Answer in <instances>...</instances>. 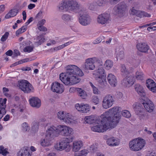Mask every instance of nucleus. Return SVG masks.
<instances>
[{
	"instance_id": "1",
	"label": "nucleus",
	"mask_w": 156,
	"mask_h": 156,
	"mask_svg": "<svg viewBox=\"0 0 156 156\" xmlns=\"http://www.w3.org/2000/svg\"><path fill=\"white\" fill-rule=\"evenodd\" d=\"M66 72L60 74L59 78L61 81L65 85L71 86L79 83L80 76L84 75L82 71L77 66L70 65L67 66Z\"/></svg>"
},
{
	"instance_id": "2",
	"label": "nucleus",
	"mask_w": 156,
	"mask_h": 156,
	"mask_svg": "<svg viewBox=\"0 0 156 156\" xmlns=\"http://www.w3.org/2000/svg\"><path fill=\"white\" fill-rule=\"evenodd\" d=\"M121 110L120 107L116 106L109 109L101 115V117L104 119L108 129L114 128L119 122L121 118L120 113Z\"/></svg>"
},
{
	"instance_id": "3",
	"label": "nucleus",
	"mask_w": 156,
	"mask_h": 156,
	"mask_svg": "<svg viewBox=\"0 0 156 156\" xmlns=\"http://www.w3.org/2000/svg\"><path fill=\"white\" fill-rule=\"evenodd\" d=\"M97 119L95 116L91 115L85 116L84 120L86 123L95 124L91 127L92 131L98 133H103L108 129V126H107L105 119L101 117Z\"/></svg>"
},
{
	"instance_id": "4",
	"label": "nucleus",
	"mask_w": 156,
	"mask_h": 156,
	"mask_svg": "<svg viewBox=\"0 0 156 156\" xmlns=\"http://www.w3.org/2000/svg\"><path fill=\"white\" fill-rule=\"evenodd\" d=\"M145 140L140 137L134 138L129 142V149L133 151H138L142 150L146 145Z\"/></svg>"
},
{
	"instance_id": "5",
	"label": "nucleus",
	"mask_w": 156,
	"mask_h": 156,
	"mask_svg": "<svg viewBox=\"0 0 156 156\" xmlns=\"http://www.w3.org/2000/svg\"><path fill=\"white\" fill-rule=\"evenodd\" d=\"M56 137L49 126L46 130L45 137L42 138L40 141L41 145L44 147H48L51 146L53 142L52 140Z\"/></svg>"
},
{
	"instance_id": "6",
	"label": "nucleus",
	"mask_w": 156,
	"mask_h": 156,
	"mask_svg": "<svg viewBox=\"0 0 156 156\" xmlns=\"http://www.w3.org/2000/svg\"><path fill=\"white\" fill-rule=\"evenodd\" d=\"M70 142L69 139L64 138L62 140L58 143H57L55 144V149L57 151L65 150L66 152H69L71 149Z\"/></svg>"
},
{
	"instance_id": "7",
	"label": "nucleus",
	"mask_w": 156,
	"mask_h": 156,
	"mask_svg": "<svg viewBox=\"0 0 156 156\" xmlns=\"http://www.w3.org/2000/svg\"><path fill=\"white\" fill-rule=\"evenodd\" d=\"M19 87L21 90L25 93L33 92L34 88L32 85L27 80H20L19 83Z\"/></svg>"
},
{
	"instance_id": "8",
	"label": "nucleus",
	"mask_w": 156,
	"mask_h": 156,
	"mask_svg": "<svg viewBox=\"0 0 156 156\" xmlns=\"http://www.w3.org/2000/svg\"><path fill=\"white\" fill-rule=\"evenodd\" d=\"M100 61V60L95 57L90 58L86 59L82 67L85 70H93L95 68V63Z\"/></svg>"
},
{
	"instance_id": "9",
	"label": "nucleus",
	"mask_w": 156,
	"mask_h": 156,
	"mask_svg": "<svg viewBox=\"0 0 156 156\" xmlns=\"http://www.w3.org/2000/svg\"><path fill=\"white\" fill-rule=\"evenodd\" d=\"M79 22L81 24L86 26L90 24L91 21V19L84 10L79 12Z\"/></svg>"
},
{
	"instance_id": "10",
	"label": "nucleus",
	"mask_w": 156,
	"mask_h": 156,
	"mask_svg": "<svg viewBox=\"0 0 156 156\" xmlns=\"http://www.w3.org/2000/svg\"><path fill=\"white\" fill-rule=\"evenodd\" d=\"M67 126L65 125H60L56 126L52 125L49 127L55 137H57L60 135L62 136Z\"/></svg>"
},
{
	"instance_id": "11",
	"label": "nucleus",
	"mask_w": 156,
	"mask_h": 156,
	"mask_svg": "<svg viewBox=\"0 0 156 156\" xmlns=\"http://www.w3.org/2000/svg\"><path fill=\"white\" fill-rule=\"evenodd\" d=\"M114 99L110 94L105 95L103 98L102 106L104 109H108L111 107L113 104Z\"/></svg>"
},
{
	"instance_id": "12",
	"label": "nucleus",
	"mask_w": 156,
	"mask_h": 156,
	"mask_svg": "<svg viewBox=\"0 0 156 156\" xmlns=\"http://www.w3.org/2000/svg\"><path fill=\"white\" fill-rule=\"evenodd\" d=\"M116 12L119 16L122 17L127 15V6L124 2L119 3L116 5Z\"/></svg>"
},
{
	"instance_id": "13",
	"label": "nucleus",
	"mask_w": 156,
	"mask_h": 156,
	"mask_svg": "<svg viewBox=\"0 0 156 156\" xmlns=\"http://www.w3.org/2000/svg\"><path fill=\"white\" fill-rule=\"evenodd\" d=\"M68 10H70L78 12L81 11L82 10L80 5L76 1L72 0L67 1Z\"/></svg>"
},
{
	"instance_id": "14",
	"label": "nucleus",
	"mask_w": 156,
	"mask_h": 156,
	"mask_svg": "<svg viewBox=\"0 0 156 156\" xmlns=\"http://www.w3.org/2000/svg\"><path fill=\"white\" fill-rule=\"evenodd\" d=\"M98 23L102 25H106L111 22L110 15L107 13H104L98 16L97 19Z\"/></svg>"
},
{
	"instance_id": "15",
	"label": "nucleus",
	"mask_w": 156,
	"mask_h": 156,
	"mask_svg": "<svg viewBox=\"0 0 156 156\" xmlns=\"http://www.w3.org/2000/svg\"><path fill=\"white\" fill-rule=\"evenodd\" d=\"M51 89L53 92L58 94H62L64 92L65 88L63 84L55 81L52 83Z\"/></svg>"
},
{
	"instance_id": "16",
	"label": "nucleus",
	"mask_w": 156,
	"mask_h": 156,
	"mask_svg": "<svg viewBox=\"0 0 156 156\" xmlns=\"http://www.w3.org/2000/svg\"><path fill=\"white\" fill-rule=\"evenodd\" d=\"M120 140L116 137H111L106 140L107 144L111 147H115L118 146L120 143Z\"/></svg>"
},
{
	"instance_id": "17",
	"label": "nucleus",
	"mask_w": 156,
	"mask_h": 156,
	"mask_svg": "<svg viewBox=\"0 0 156 156\" xmlns=\"http://www.w3.org/2000/svg\"><path fill=\"white\" fill-rule=\"evenodd\" d=\"M134 77L131 76H127L124 79L122 82V84L126 87H129L134 84Z\"/></svg>"
},
{
	"instance_id": "18",
	"label": "nucleus",
	"mask_w": 156,
	"mask_h": 156,
	"mask_svg": "<svg viewBox=\"0 0 156 156\" xmlns=\"http://www.w3.org/2000/svg\"><path fill=\"white\" fill-rule=\"evenodd\" d=\"M30 105L34 107L39 108L41 105V101L37 97H32L29 99Z\"/></svg>"
},
{
	"instance_id": "19",
	"label": "nucleus",
	"mask_w": 156,
	"mask_h": 156,
	"mask_svg": "<svg viewBox=\"0 0 156 156\" xmlns=\"http://www.w3.org/2000/svg\"><path fill=\"white\" fill-rule=\"evenodd\" d=\"M83 146V142L80 140L74 141L73 143V150L75 152L78 151Z\"/></svg>"
},
{
	"instance_id": "20",
	"label": "nucleus",
	"mask_w": 156,
	"mask_h": 156,
	"mask_svg": "<svg viewBox=\"0 0 156 156\" xmlns=\"http://www.w3.org/2000/svg\"><path fill=\"white\" fill-rule=\"evenodd\" d=\"M146 86L152 92H156V84L152 80L148 79L146 81Z\"/></svg>"
},
{
	"instance_id": "21",
	"label": "nucleus",
	"mask_w": 156,
	"mask_h": 156,
	"mask_svg": "<svg viewBox=\"0 0 156 156\" xmlns=\"http://www.w3.org/2000/svg\"><path fill=\"white\" fill-rule=\"evenodd\" d=\"M143 105L147 111L151 112L154 110V107L153 103L150 100H147L145 101Z\"/></svg>"
},
{
	"instance_id": "22",
	"label": "nucleus",
	"mask_w": 156,
	"mask_h": 156,
	"mask_svg": "<svg viewBox=\"0 0 156 156\" xmlns=\"http://www.w3.org/2000/svg\"><path fill=\"white\" fill-rule=\"evenodd\" d=\"M63 122L66 124H73L76 123V121L74 116L68 112Z\"/></svg>"
},
{
	"instance_id": "23",
	"label": "nucleus",
	"mask_w": 156,
	"mask_h": 156,
	"mask_svg": "<svg viewBox=\"0 0 156 156\" xmlns=\"http://www.w3.org/2000/svg\"><path fill=\"white\" fill-rule=\"evenodd\" d=\"M107 78L108 83L111 86H116L117 84V80L115 75L112 73H109L107 76Z\"/></svg>"
},
{
	"instance_id": "24",
	"label": "nucleus",
	"mask_w": 156,
	"mask_h": 156,
	"mask_svg": "<svg viewBox=\"0 0 156 156\" xmlns=\"http://www.w3.org/2000/svg\"><path fill=\"white\" fill-rule=\"evenodd\" d=\"M136 47L138 50L143 52H146L149 48V46L145 43L138 44Z\"/></svg>"
},
{
	"instance_id": "25",
	"label": "nucleus",
	"mask_w": 156,
	"mask_h": 156,
	"mask_svg": "<svg viewBox=\"0 0 156 156\" xmlns=\"http://www.w3.org/2000/svg\"><path fill=\"white\" fill-rule=\"evenodd\" d=\"M115 55L117 59H121L124 57V52L122 48H117L115 50Z\"/></svg>"
},
{
	"instance_id": "26",
	"label": "nucleus",
	"mask_w": 156,
	"mask_h": 156,
	"mask_svg": "<svg viewBox=\"0 0 156 156\" xmlns=\"http://www.w3.org/2000/svg\"><path fill=\"white\" fill-rule=\"evenodd\" d=\"M71 43V42L70 41L68 42L63 44L52 48L49 50V51L51 52L57 51H58L62 49L64 47L68 46Z\"/></svg>"
},
{
	"instance_id": "27",
	"label": "nucleus",
	"mask_w": 156,
	"mask_h": 156,
	"mask_svg": "<svg viewBox=\"0 0 156 156\" xmlns=\"http://www.w3.org/2000/svg\"><path fill=\"white\" fill-rule=\"evenodd\" d=\"M95 78L101 85H103L106 83V75L95 76Z\"/></svg>"
},
{
	"instance_id": "28",
	"label": "nucleus",
	"mask_w": 156,
	"mask_h": 156,
	"mask_svg": "<svg viewBox=\"0 0 156 156\" xmlns=\"http://www.w3.org/2000/svg\"><path fill=\"white\" fill-rule=\"evenodd\" d=\"M135 90L141 96L144 97L145 93L143 87L139 84H136L134 86Z\"/></svg>"
},
{
	"instance_id": "29",
	"label": "nucleus",
	"mask_w": 156,
	"mask_h": 156,
	"mask_svg": "<svg viewBox=\"0 0 156 156\" xmlns=\"http://www.w3.org/2000/svg\"><path fill=\"white\" fill-rule=\"evenodd\" d=\"M18 156H30L28 147H24L18 153Z\"/></svg>"
},
{
	"instance_id": "30",
	"label": "nucleus",
	"mask_w": 156,
	"mask_h": 156,
	"mask_svg": "<svg viewBox=\"0 0 156 156\" xmlns=\"http://www.w3.org/2000/svg\"><path fill=\"white\" fill-rule=\"evenodd\" d=\"M68 112L63 111H60L57 113L58 118L60 120L64 122Z\"/></svg>"
},
{
	"instance_id": "31",
	"label": "nucleus",
	"mask_w": 156,
	"mask_h": 156,
	"mask_svg": "<svg viewBox=\"0 0 156 156\" xmlns=\"http://www.w3.org/2000/svg\"><path fill=\"white\" fill-rule=\"evenodd\" d=\"M18 13V10L15 9L11 10L5 16V18L6 19H9L15 16Z\"/></svg>"
},
{
	"instance_id": "32",
	"label": "nucleus",
	"mask_w": 156,
	"mask_h": 156,
	"mask_svg": "<svg viewBox=\"0 0 156 156\" xmlns=\"http://www.w3.org/2000/svg\"><path fill=\"white\" fill-rule=\"evenodd\" d=\"M35 40L36 41L35 42L34 44L37 46L40 45L42 43H43L45 40L44 37L41 35L37 36L36 38L35 39Z\"/></svg>"
},
{
	"instance_id": "33",
	"label": "nucleus",
	"mask_w": 156,
	"mask_h": 156,
	"mask_svg": "<svg viewBox=\"0 0 156 156\" xmlns=\"http://www.w3.org/2000/svg\"><path fill=\"white\" fill-rule=\"evenodd\" d=\"M76 90L77 91L79 96L81 98L85 99L87 97L86 92L82 89L80 88H76Z\"/></svg>"
},
{
	"instance_id": "34",
	"label": "nucleus",
	"mask_w": 156,
	"mask_h": 156,
	"mask_svg": "<svg viewBox=\"0 0 156 156\" xmlns=\"http://www.w3.org/2000/svg\"><path fill=\"white\" fill-rule=\"evenodd\" d=\"M141 105L139 103L135 102L133 105V109L138 114L143 110L144 109L141 107Z\"/></svg>"
},
{
	"instance_id": "35",
	"label": "nucleus",
	"mask_w": 156,
	"mask_h": 156,
	"mask_svg": "<svg viewBox=\"0 0 156 156\" xmlns=\"http://www.w3.org/2000/svg\"><path fill=\"white\" fill-rule=\"evenodd\" d=\"M61 19L66 23H68L73 20V18L70 15L67 14H64L62 16Z\"/></svg>"
},
{
	"instance_id": "36",
	"label": "nucleus",
	"mask_w": 156,
	"mask_h": 156,
	"mask_svg": "<svg viewBox=\"0 0 156 156\" xmlns=\"http://www.w3.org/2000/svg\"><path fill=\"white\" fill-rule=\"evenodd\" d=\"M62 136H70L73 134V129L69 126H67Z\"/></svg>"
},
{
	"instance_id": "37",
	"label": "nucleus",
	"mask_w": 156,
	"mask_h": 156,
	"mask_svg": "<svg viewBox=\"0 0 156 156\" xmlns=\"http://www.w3.org/2000/svg\"><path fill=\"white\" fill-rule=\"evenodd\" d=\"M67 1L66 2H63L59 4L58 7L59 10L60 11H62L64 10H68V6Z\"/></svg>"
},
{
	"instance_id": "38",
	"label": "nucleus",
	"mask_w": 156,
	"mask_h": 156,
	"mask_svg": "<svg viewBox=\"0 0 156 156\" xmlns=\"http://www.w3.org/2000/svg\"><path fill=\"white\" fill-rule=\"evenodd\" d=\"M113 65V62L112 61L107 60L105 61L104 66L106 70H109L112 67Z\"/></svg>"
},
{
	"instance_id": "39",
	"label": "nucleus",
	"mask_w": 156,
	"mask_h": 156,
	"mask_svg": "<svg viewBox=\"0 0 156 156\" xmlns=\"http://www.w3.org/2000/svg\"><path fill=\"white\" fill-rule=\"evenodd\" d=\"M135 77L138 80H142L144 77V75L142 71L139 70L136 72Z\"/></svg>"
},
{
	"instance_id": "40",
	"label": "nucleus",
	"mask_w": 156,
	"mask_h": 156,
	"mask_svg": "<svg viewBox=\"0 0 156 156\" xmlns=\"http://www.w3.org/2000/svg\"><path fill=\"white\" fill-rule=\"evenodd\" d=\"M106 75L105 69L102 67H100L96 71L95 76Z\"/></svg>"
},
{
	"instance_id": "41",
	"label": "nucleus",
	"mask_w": 156,
	"mask_h": 156,
	"mask_svg": "<svg viewBox=\"0 0 156 156\" xmlns=\"http://www.w3.org/2000/svg\"><path fill=\"white\" fill-rule=\"evenodd\" d=\"M90 110V107L88 104H85L83 103V106L81 113H86L88 112Z\"/></svg>"
},
{
	"instance_id": "42",
	"label": "nucleus",
	"mask_w": 156,
	"mask_h": 156,
	"mask_svg": "<svg viewBox=\"0 0 156 156\" xmlns=\"http://www.w3.org/2000/svg\"><path fill=\"white\" fill-rule=\"evenodd\" d=\"M143 111H141L138 114L140 119L146 120L148 119V116L147 113L143 112Z\"/></svg>"
},
{
	"instance_id": "43",
	"label": "nucleus",
	"mask_w": 156,
	"mask_h": 156,
	"mask_svg": "<svg viewBox=\"0 0 156 156\" xmlns=\"http://www.w3.org/2000/svg\"><path fill=\"white\" fill-rule=\"evenodd\" d=\"M34 48V46L33 44L27 45L23 49V51L24 52L30 53L33 51Z\"/></svg>"
},
{
	"instance_id": "44",
	"label": "nucleus",
	"mask_w": 156,
	"mask_h": 156,
	"mask_svg": "<svg viewBox=\"0 0 156 156\" xmlns=\"http://www.w3.org/2000/svg\"><path fill=\"white\" fill-rule=\"evenodd\" d=\"M9 153L8 150L3 146H0V154L5 156Z\"/></svg>"
},
{
	"instance_id": "45",
	"label": "nucleus",
	"mask_w": 156,
	"mask_h": 156,
	"mask_svg": "<svg viewBox=\"0 0 156 156\" xmlns=\"http://www.w3.org/2000/svg\"><path fill=\"white\" fill-rule=\"evenodd\" d=\"M27 29V26H24L21 27L18 29L16 32V35L18 36V35L24 32H25Z\"/></svg>"
},
{
	"instance_id": "46",
	"label": "nucleus",
	"mask_w": 156,
	"mask_h": 156,
	"mask_svg": "<svg viewBox=\"0 0 156 156\" xmlns=\"http://www.w3.org/2000/svg\"><path fill=\"white\" fill-rule=\"evenodd\" d=\"M88 153L86 150H83L75 153L74 156H86Z\"/></svg>"
},
{
	"instance_id": "47",
	"label": "nucleus",
	"mask_w": 156,
	"mask_h": 156,
	"mask_svg": "<svg viewBox=\"0 0 156 156\" xmlns=\"http://www.w3.org/2000/svg\"><path fill=\"white\" fill-rule=\"evenodd\" d=\"M6 101L7 99L6 98L1 99H0V109H5Z\"/></svg>"
},
{
	"instance_id": "48",
	"label": "nucleus",
	"mask_w": 156,
	"mask_h": 156,
	"mask_svg": "<svg viewBox=\"0 0 156 156\" xmlns=\"http://www.w3.org/2000/svg\"><path fill=\"white\" fill-rule=\"evenodd\" d=\"M120 70L122 75H126L129 73L125 66L124 65H121Z\"/></svg>"
},
{
	"instance_id": "49",
	"label": "nucleus",
	"mask_w": 156,
	"mask_h": 156,
	"mask_svg": "<svg viewBox=\"0 0 156 156\" xmlns=\"http://www.w3.org/2000/svg\"><path fill=\"white\" fill-rule=\"evenodd\" d=\"M90 84L92 88L93 93L95 94H99L100 92L98 88L95 86L91 83H90Z\"/></svg>"
},
{
	"instance_id": "50",
	"label": "nucleus",
	"mask_w": 156,
	"mask_h": 156,
	"mask_svg": "<svg viewBox=\"0 0 156 156\" xmlns=\"http://www.w3.org/2000/svg\"><path fill=\"white\" fill-rule=\"evenodd\" d=\"M83 105V103H81L80 104L79 103L76 104L75 106V108L78 111L81 113Z\"/></svg>"
},
{
	"instance_id": "51",
	"label": "nucleus",
	"mask_w": 156,
	"mask_h": 156,
	"mask_svg": "<svg viewBox=\"0 0 156 156\" xmlns=\"http://www.w3.org/2000/svg\"><path fill=\"white\" fill-rule=\"evenodd\" d=\"M39 127V124L36 122H33L32 124L31 128L33 131H37Z\"/></svg>"
},
{
	"instance_id": "52",
	"label": "nucleus",
	"mask_w": 156,
	"mask_h": 156,
	"mask_svg": "<svg viewBox=\"0 0 156 156\" xmlns=\"http://www.w3.org/2000/svg\"><path fill=\"white\" fill-rule=\"evenodd\" d=\"M22 130L24 131H26L30 129V127L27 122H24L22 124Z\"/></svg>"
},
{
	"instance_id": "53",
	"label": "nucleus",
	"mask_w": 156,
	"mask_h": 156,
	"mask_svg": "<svg viewBox=\"0 0 156 156\" xmlns=\"http://www.w3.org/2000/svg\"><path fill=\"white\" fill-rule=\"evenodd\" d=\"M122 116L126 118H129L131 116V114L129 111L127 110H123L122 112Z\"/></svg>"
},
{
	"instance_id": "54",
	"label": "nucleus",
	"mask_w": 156,
	"mask_h": 156,
	"mask_svg": "<svg viewBox=\"0 0 156 156\" xmlns=\"http://www.w3.org/2000/svg\"><path fill=\"white\" fill-rule=\"evenodd\" d=\"M92 101L94 105L98 104L99 102L98 98L96 96H94L92 97Z\"/></svg>"
},
{
	"instance_id": "55",
	"label": "nucleus",
	"mask_w": 156,
	"mask_h": 156,
	"mask_svg": "<svg viewBox=\"0 0 156 156\" xmlns=\"http://www.w3.org/2000/svg\"><path fill=\"white\" fill-rule=\"evenodd\" d=\"M9 33L8 32H6L2 37L1 40L2 42H4L6 41L9 36Z\"/></svg>"
},
{
	"instance_id": "56",
	"label": "nucleus",
	"mask_w": 156,
	"mask_h": 156,
	"mask_svg": "<svg viewBox=\"0 0 156 156\" xmlns=\"http://www.w3.org/2000/svg\"><path fill=\"white\" fill-rule=\"evenodd\" d=\"M3 93L7 97H9L10 95L9 94V90L6 87H3Z\"/></svg>"
},
{
	"instance_id": "57",
	"label": "nucleus",
	"mask_w": 156,
	"mask_h": 156,
	"mask_svg": "<svg viewBox=\"0 0 156 156\" xmlns=\"http://www.w3.org/2000/svg\"><path fill=\"white\" fill-rule=\"evenodd\" d=\"M32 59L31 58H25L20 60V63L21 64L27 62L31 61Z\"/></svg>"
},
{
	"instance_id": "58",
	"label": "nucleus",
	"mask_w": 156,
	"mask_h": 156,
	"mask_svg": "<svg viewBox=\"0 0 156 156\" xmlns=\"http://www.w3.org/2000/svg\"><path fill=\"white\" fill-rule=\"evenodd\" d=\"M138 11L135 9L133 7L130 9V13L132 15H136Z\"/></svg>"
},
{
	"instance_id": "59",
	"label": "nucleus",
	"mask_w": 156,
	"mask_h": 156,
	"mask_svg": "<svg viewBox=\"0 0 156 156\" xmlns=\"http://www.w3.org/2000/svg\"><path fill=\"white\" fill-rule=\"evenodd\" d=\"M97 3L100 6H102L105 4V0H99L97 1Z\"/></svg>"
},
{
	"instance_id": "60",
	"label": "nucleus",
	"mask_w": 156,
	"mask_h": 156,
	"mask_svg": "<svg viewBox=\"0 0 156 156\" xmlns=\"http://www.w3.org/2000/svg\"><path fill=\"white\" fill-rule=\"evenodd\" d=\"M121 0H109L108 2L112 5H114L119 2Z\"/></svg>"
},
{
	"instance_id": "61",
	"label": "nucleus",
	"mask_w": 156,
	"mask_h": 156,
	"mask_svg": "<svg viewBox=\"0 0 156 156\" xmlns=\"http://www.w3.org/2000/svg\"><path fill=\"white\" fill-rule=\"evenodd\" d=\"M38 29L40 31H46L47 30V29L43 26H38Z\"/></svg>"
},
{
	"instance_id": "62",
	"label": "nucleus",
	"mask_w": 156,
	"mask_h": 156,
	"mask_svg": "<svg viewBox=\"0 0 156 156\" xmlns=\"http://www.w3.org/2000/svg\"><path fill=\"white\" fill-rule=\"evenodd\" d=\"M46 20L44 19L42 20H41L39 21L38 23L37 24V26H42L45 23Z\"/></svg>"
},
{
	"instance_id": "63",
	"label": "nucleus",
	"mask_w": 156,
	"mask_h": 156,
	"mask_svg": "<svg viewBox=\"0 0 156 156\" xmlns=\"http://www.w3.org/2000/svg\"><path fill=\"white\" fill-rule=\"evenodd\" d=\"M43 13V11L41 10H40L37 14L36 16L37 18H40L42 16Z\"/></svg>"
},
{
	"instance_id": "64",
	"label": "nucleus",
	"mask_w": 156,
	"mask_h": 156,
	"mask_svg": "<svg viewBox=\"0 0 156 156\" xmlns=\"http://www.w3.org/2000/svg\"><path fill=\"white\" fill-rule=\"evenodd\" d=\"M147 30L148 31L156 30V26L153 27L150 26L147 28Z\"/></svg>"
}]
</instances>
